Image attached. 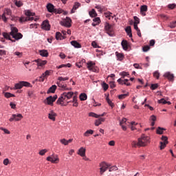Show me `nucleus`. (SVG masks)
Segmentation results:
<instances>
[{
	"label": "nucleus",
	"instance_id": "nucleus-24",
	"mask_svg": "<svg viewBox=\"0 0 176 176\" xmlns=\"http://www.w3.org/2000/svg\"><path fill=\"white\" fill-rule=\"evenodd\" d=\"M71 45L77 49H80V47H82L80 43H78L76 41H71Z\"/></svg>",
	"mask_w": 176,
	"mask_h": 176
},
{
	"label": "nucleus",
	"instance_id": "nucleus-62",
	"mask_svg": "<svg viewBox=\"0 0 176 176\" xmlns=\"http://www.w3.org/2000/svg\"><path fill=\"white\" fill-rule=\"evenodd\" d=\"M118 170V167L116 166H111L109 168V171L111 173L112 171H116Z\"/></svg>",
	"mask_w": 176,
	"mask_h": 176
},
{
	"label": "nucleus",
	"instance_id": "nucleus-11",
	"mask_svg": "<svg viewBox=\"0 0 176 176\" xmlns=\"http://www.w3.org/2000/svg\"><path fill=\"white\" fill-rule=\"evenodd\" d=\"M72 22V20H71V18L67 16L63 21H60V24L63 27H67V28H69V27H71Z\"/></svg>",
	"mask_w": 176,
	"mask_h": 176
},
{
	"label": "nucleus",
	"instance_id": "nucleus-43",
	"mask_svg": "<svg viewBox=\"0 0 176 176\" xmlns=\"http://www.w3.org/2000/svg\"><path fill=\"white\" fill-rule=\"evenodd\" d=\"M52 70H46L45 73L43 74V78H47V76H50Z\"/></svg>",
	"mask_w": 176,
	"mask_h": 176
},
{
	"label": "nucleus",
	"instance_id": "nucleus-10",
	"mask_svg": "<svg viewBox=\"0 0 176 176\" xmlns=\"http://www.w3.org/2000/svg\"><path fill=\"white\" fill-rule=\"evenodd\" d=\"M104 30L107 34H108V35H109L110 36H113V32H112L113 31L112 25L108 23H106L104 24Z\"/></svg>",
	"mask_w": 176,
	"mask_h": 176
},
{
	"label": "nucleus",
	"instance_id": "nucleus-25",
	"mask_svg": "<svg viewBox=\"0 0 176 176\" xmlns=\"http://www.w3.org/2000/svg\"><path fill=\"white\" fill-rule=\"evenodd\" d=\"M57 89V86L52 85L51 87L49 88V89L47 91V94H50V93H55L56 90Z\"/></svg>",
	"mask_w": 176,
	"mask_h": 176
},
{
	"label": "nucleus",
	"instance_id": "nucleus-46",
	"mask_svg": "<svg viewBox=\"0 0 176 176\" xmlns=\"http://www.w3.org/2000/svg\"><path fill=\"white\" fill-rule=\"evenodd\" d=\"M151 126H155V122H156V117L153 115L151 116Z\"/></svg>",
	"mask_w": 176,
	"mask_h": 176
},
{
	"label": "nucleus",
	"instance_id": "nucleus-4",
	"mask_svg": "<svg viewBox=\"0 0 176 176\" xmlns=\"http://www.w3.org/2000/svg\"><path fill=\"white\" fill-rule=\"evenodd\" d=\"M46 8L50 13H56V14H60V13H63V10L54 8V6L50 3L47 4Z\"/></svg>",
	"mask_w": 176,
	"mask_h": 176
},
{
	"label": "nucleus",
	"instance_id": "nucleus-49",
	"mask_svg": "<svg viewBox=\"0 0 176 176\" xmlns=\"http://www.w3.org/2000/svg\"><path fill=\"white\" fill-rule=\"evenodd\" d=\"M47 153V149L45 148L39 151L38 154L40 156H44V155Z\"/></svg>",
	"mask_w": 176,
	"mask_h": 176
},
{
	"label": "nucleus",
	"instance_id": "nucleus-18",
	"mask_svg": "<svg viewBox=\"0 0 176 176\" xmlns=\"http://www.w3.org/2000/svg\"><path fill=\"white\" fill-rule=\"evenodd\" d=\"M146 12H148V6L146 5H143L140 7V12L141 14L143 16H146Z\"/></svg>",
	"mask_w": 176,
	"mask_h": 176
},
{
	"label": "nucleus",
	"instance_id": "nucleus-48",
	"mask_svg": "<svg viewBox=\"0 0 176 176\" xmlns=\"http://www.w3.org/2000/svg\"><path fill=\"white\" fill-rule=\"evenodd\" d=\"M102 87L103 88L104 91H107V89H109V86L107 82H102Z\"/></svg>",
	"mask_w": 176,
	"mask_h": 176
},
{
	"label": "nucleus",
	"instance_id": "nucleus-56",
	"mask_svg": "<svg viewBox=\"0 0 176 176\" xmlns=\"http://www.w3.org/2000/svg\"><path fill=\"white\" fill-rule=\"evenodd\" d=\"M133 19L135 20L134 24H136V25L140 24V18L139 17L134 16Z\"/></svg>",
	"mask_w": 176,
	"mask_h": 176
},
{
	"label": "nucleus",
	"instance_id": "nucleus-28",
	"mask_svg": "<svg viewBox=\"0 0 176 176\" xmlns=\"http://www.w3.org/2000/svg\"><path fill=\"white\" fill-rule=\"evenodd\" d=\"M125 31L127 34V35L129 36V38H133V34L131 33V27L127 26L125 29Z\"/></svg>",
	"mask_w": 176,
	"mask_h": 176
},
{
	"label": "nucleus",
	"instance_id": "nucleus-33",
	"mask_svg": "<svg viewBox=\"0 0 176 176\" xmlns=\"http://www.w3.org/2000/svg\"><path fill=\"white\" fill-rule=\"evenodd\" d=\"M3 94H4V97H6V98H10V97H15L14 94H11L10 92L3 91Z\"/></svg>",
	"mask_w": 176,
	"mask_h": 176
},
{
	"label": "nucleus",
	"instance_id": "nucleus-54",
	"mask_svg": "<svg viewBox=\"0 0 176 176\" xmlns=\"http://www.w3.org/2000/svg\"><path fill=\"white\" fill-rule=\"evenodd\" d=\"M60 142L63 144V145H68V142H67V140L63 138L60 140Z\"/></svg>",
	"mask_w": 176,
	"mask_h": 176
},
{
	"label": "nucleus",
	"instance_id": "nucleus-19",
	"mask_svg": "<svg viewBox=\"0 0 176 176\" xmlns=\"http://www.w3.org/2000/svg\"><path fill=\"white\" fill-rule=\"evenodd\" d=\"M34 61L35 63H37L38 67H43V65H46V64H47V60H42L41 59H37Z\"/></svg>",
	"mask_w": 176,
	"mask_h": 176
},
{
	"label": "nucleus",
	"instance_id": "nucleus-7",
	"mask_svg": "<svg viewBox=\"0 0 176 176\" xmlns=\"http://www.w3.org/2000/svg\"><path fill=\"white\" fill-rule=\"evenodd\" d=\"M100 175H102L104 173L108 170V168L111 167V165L105 162H102L100 164Z\"/></svg>",
	"mask_w": 176,
	"mask_h": 176
},
{
	"label": "nucleus",
	"instance_id": "nucleus-45",
	"mask_svg": "<svg viewBox=\"0 0 176 176\" xmlns=\"http://www.w3.org/2000/svg\"><path fill=\"white\" fill-rule=\"evenodd\" d=\"M164 128H162L160 126H159L157 129V134H163V131H164Z\"/></svg>",
	"mask_w": 176,
	"mask_h": 176
},
{
	"label": "nucleus",
	"instance_id": "nucleus-58",
	"mask_svg": "<svg viewBox=\"0 0 176 176\" xmlns=\"http://www.w3.org/2000/svg\"><path fill=\"white\" fill-rule=\"evenodd\" d=\"M159 85L157 84H152L151 86V90H156V89H157Z\"/></svg>",
	"mask_w": 176,
	"mask_h": 176
},
{
	"label": "nucleus",
	"instance_id": "nucleus-55",
	"mask_svg": "<svg viewBox=\"0 0 176 176\" xmlns=\"http://www.w3.org/2000/svg\"><path fill=\"white\" fill-rule=\"evenodd\" d=\"M93 21H94V23H98V24H100V23H101V19H100V17H96V18H94V19H93Z\"/></svg>",
	"mask_w": 176,
	"mask_h": 176
},
{
	"label": "nucleus",
	"instance_id": "nucleus-21",
	"mask_svg": "<svg viewBox=\"0 0 176 176\" xmlns=\"http://www.w3.org/2000/svg\"><path fill=\"white\" fill-rule=\"evenodd\" d=\"M78 155H79L80 156H85L86 155V148H83V147H80L79 149H78Z\"/></svg>",
	"mask_w": 176,
	"mask_h": 176
},
{
	"label": "nucleus",
	"instance_id": "nucleus-2",
	"mask_svg": "<svg viewBox=\"0 0 176 176\" xmlns=\"http://www.w3.org/2000/svg\"><path fill=\"white\" fill-rule=\"evenodd\" d=\"M25 14L27 16V17L21 16L19 19L20 23H24V21H32V20H34V17L32 16H35V13L31 12V10H25Z\"/></svg>",
	"mask_w": 176,
	"mask_h": 176
},
{
	"label": "nucleus",
	"instance_id": "nucleus-20",
	"mask_svg": "<svg viewBox=\"0 0 176 176\" xmlns=\"http://www.w3.org/2000/svg\"><path fill=\"white\" fill-rule=\"evenodd\" d=\"M118 82L120 85H126V86H130L131 84L129 82V79H124V80L122 78H119Z\"/></svg>",
	"mask_w": 176,
	"mask_h": 176
},
{
	"label": "nucleus",
	"instance_id": "nucleus-61",
	"mask_svg": "<svg viewBox=\"0 0 176 176\" xmlns=\"http://www.w3.org/2000/svg\"><path fill=\"white\" fill-rule=\"evenodd\" d=\"M159 104H167V100H165L164 98H162L161 100H158Z\"/></svg>",
	"mask_w": 176,
	"mask_h": 176
},
{
	"label": "nucleus",
	"instance_id": "nucleus-8",
	"mask_svg": "<svg viewBox=\"0 0 176 176\" xmlns=\"http://www.w3.org/2000/svg\"><path fill=\"white\" fill-rule=\"evenodd\" d=\"M6 16H12V10L9 8H6L4 10L3 14L1 15V19L4 23L8 21V18H6Z\"/></svg>",
	"mask_w": 176,
	"mask_h": 176
},
{
	"label": "nucleus",
	"instance_id": "nucleus-53",
	"mask_svg": "<svg viewBox=\"0 0 176 176\" xmlns=\"http://www.w3.org/2000/svg\"><path fill=\"white\" fill-rule=\"evenodd\" d=\"M69 78H68V77H65V78H63V77H58V80L61 82V81L69 80Z\"/></svg>",
	"mask_w": 176,
	"mask_h": 176
},
{
	"label": "nucleus",
	"instance_id": "nucleus-52",
	"mask_svg": "<svg viewBox=\"0 0 176 176\" xmlns=\"http://www.w3.org/2000/svg\"><path fill=\"white\" fill-rule=\"evenodd\" d=\"M14 54V56H17L19 58H21V57H23V52H15Z\"/></svg>",
	"mask_w": 176,
	"mask_h": 176
},
{
	"label": "nucleus",
	"instance_id": "nucleus-13",
	"mask_svg": "<svg viewBox=\"0 0 176 176\" xmlns=\"http://www.w3.org/2000/svg\"><path fill=\"white\" fill-rule=\"evenodd\" d=\"M46 160H47V162H51V163H58L60 162V159H58V155H52V157H47Z\"/></svg>",
	"mask_w": 176,
	"mask_h": 176
},
{
	"label": "nucleus",
	"instance_id": "nucleus-40",
	"mask_svg": "<svg viewBox=\"0 0 176 176\" xmlns=\"http://www.w3.org/2000/svg\"><path fill=\"white\" fill-rule=\"evenodd\" d=\"M14 2L16 6H17L18 8H21V6L23 5V1L19 0H14Z\"/></svg>",
	"mask_w": 176,
	"mask_h": 176
},
{
	"label": "nucleus",
	"instance_id": "nucleus-59",
	"mask_svg": "<svg viewBox=\"0 0 176 176\" xmlns=\"http://www.w3.org/2000/svg\"><path fill=\"white\" fill-rule=\"evenodd\" d=\"M0 130H2V131H3L5 133V134H10V131H9V130H8L3 127H1Z\"/></svg>",
	"mask_w": 176,
	"mask_h": 176
},
{
	"label": "nucleus",
	"instance_id": "nucleus-32",
	"mask_svg": "<svg viewBox=\"0 0 176 176\" xmlns=\"http://www.w3.org/2000/svg\"><path fill=\"white\" fill-rule=\"evenodd\" d=\"M102 122H105V118H100L96 120L95 126H99Z\"/></svg>",
	"mask_w": 176,
	"mask_h": 176
},
{
	"label": "nucleus",
	"instance_id": "nucleus-38",
	"mask_svg": "<svg viewBox=\"0 0 176 176\" xmlns=\"http://www.w3.org/2000/svg\"><path fill=\"white\" fill-rule=\"evenodd\" d=\"M78 98L76 96H74L73 97V100L72 102H74L73 104V107H78V105H79V103H78Z\"/></svg>",
	"mask_w": 176,
	"mask_h": 176
},
{
	"label": "nucleus",
	"instance_id": "nucleus-5",
	"mask_svg": "<svg viewBox=\"0 0 176 176\" xmlns=\"http://www.w3.org/2000/svg\"><path fill=\"white\" fill-rule=\"evenodd\" d=\"M23 87H32V85H31V83L28 82L21 81L18 83H16L14 86L15 90L23 89Z\"/></svg>",
	"mask_w": 176,
	"mask_h": 176
},
{
	"label": "nucleus",
	"instance_id": "nucleus-9",
	"mask_svg": "<svg viewBox=\"0 0 176 176\" xmlns=\"http://www.w3.org/2000/svg\"><path fill=\"white\" fill-rule=\"evenodd\" d=\"M57 100V95H54V96H50L46 98L44 101L45 104L47 105H53V102H54Z\"/></svg>",
	"mask_w": 176,
	"mask_h": 176
},
{
	"label": "nucleus",
	"instance_id": "nucleus-34",
	"mask_svg": "<svg viewBox=\"0 0 176 176\" xmlns=\"http://www.w3.org/2000/svg\"><path fill=\"white\" fill-rule=\"evenodd\" d=\"M131 146L132 148H140L141 146H140V142H137V141H133L131 142Z\"/></svg>",
	"mask_w": 176,
	"mask_h": 176
},
{
	"label": "nucleus",
	"instance_id": "nucleus-64",
	"mask_svg": "<svg viewBox=\"0 0 176 176\" xmlns=\"http://www.w3.org/2000/svg\"><path fill=\"white\" fill-rule=\"evenodd\" d=\"M175 6H176L175 3H173V4H169V5L168 6V8L169 9H175Z\"/></svg>",
	"mask_w": 176,
	"mask_h": 176
},
{
	"label": "nucleus",
	"instance_id": "nucleus-36",
	"mask_svg": "<svg viewBox=\"0 0 176 176\" xmlns=\"http://www.w3.org/2000/svg\"><path fill=\"white\" fill-rule=\"evenodd\" d=\"M90 17H97V12H96V10L92 9L91 11L89 12Z\"/></svg>",
	"mask_w": 176,
	"mask_h": 176
},
{
	"label": "nucleus",
	"instance_id": "nucleus-17",
	"mask_svg": "<svg viewBox=\"0 0 176 176\" xmlns=\"http://www.w3.org/2000/svg\"><path fill=\"white\" fill-rule=\"evenodd\" d=\"M57 116V114L54 113L53 111H50L48 114V118L50 119V120H52L53 122L56 121V117Z\"/></svg>",
	"mask_w": 176,
	"mask_h": 176
},
{
	"label": "nucleus",
	"instance_id": "nucleus-3",
	"mask_svg": "<svg viewBox=\"0 0 176 176\" xmlns=\"http://www.w3.org/2000/svg\"><path fill=\"white\" fill-rule=\"evenodd\" d=\"M10 35L14 38V41H19L23 38L21 33H19V29L15 27L11 28Z\"/></svg>",
	"mask_w": 176,
	"mask_h": 176
},
{
	"label": "nucleus",
	"instance_id": "nucleus-6",
	"mask_svg": "<svg viewBox=\"0 0 176 176\" xmlns=\"http://www.w3.org/2000/svg\"><path fill=\"white\" fill-rule=\"evenodd\" d=\"M149 137L145 135H142L141 138H138L140 146H146L149 142Z\"/></svg>",
	"mask_w": 176,
	"mask_h": 176
},
{
	"label": "nucleus",
	"instance_id": "nucleus-39",
	"mask_svg": "<svg viewBox=\"0 0 176 176\" xmlns=\"http://www.w3.org/2000/svg\"><path fill=\"white\" fill-rule=\"evenodd\" d=\"M129 94L127 92L126 94L119 95L118 98L119 100H124V98H126V97H129Z\"/></svg>",
	"mask_w": 176,
	"mask_h": 176
},
{
	"label": "nucleus",
	"instance_id": "nucleus-42",
	"mask_svg": "<svg viewBox=\"0 0 176 176\" xmlns=\"http://www.w3.org/2000/svg\"><path fill=\"white\" fill-rule=\"evenodd\" d=\"M93 133H94V131L91 130V129H89V130H87L85 133H84V135L85 137H89V135H90V134H93Z\"/></svg>",
	"mask_w": 176,
	"mask_h": 176
},
{
	"label": "nucleus",
	"instance_id": "nucleus-16",
	"mask_svg": "<svg viewBox=\"0 0 176 176\" xmlns=\"http://www.w3.org/2000/svg\"><path fill=\"white\" fill-rule=\"evenodd\" d=\"M41 28L43 30H45L46 31H49V30H50V25L49 24V21H44L41 25Z\"/></svg>",
	"mask_w": 176,
	"mask_h": 176
},
{
	"label": "nucleus",
	"instance_id": "nucleus-57",
	"mask_svg": "<svg viewBox=\"0 0 176 176\" xmlns=\"http://www.w3.org/2000/svg\"><path fill=\"white\" fill-rule=\"evenodd\" d=\"M106 100H107V103L109 104V105H110V107H113V103L112 102V101H111V100L109 99V98H106Z\"/></svg>",
	"mask_w": 176,
	"mask_h": 176
},
{
	"label": "nucleus",
	"instance_id": "nucleus-12",
	"mask_svg": "<svg viewBox=\"0 0 176 176\" xmlns=\"http://www.w3.org/2000/svg\"><path fill=\"white\" fill-rule=\"evenodd\" d=\"M23 119V115L18 113V114H13L12 117L9 119L10 122H20Z\"/></svg>",
	"mask_w": 176,
	"mask_h": 176
},
{
	"label": "nucleus",
	"instance_id": "nucleus-35",
	"mask_svg": "<svg viewBox=\"0 0 176 176\" xmlns=\"http://www.w3.org/2000/svg\"><path fill=\"white\" fill-rule=\"evenodd\" d=\"M68 67V68H71V67H72V65H71L70 63H67L66 65H60L59 66H57L56 68H58V69H60V68H65V67Z\"/></svg>",
	"mask_w": 176,
	"mask_h": 176
},
{
	"label": "nucleus",
	"instance_id": "nucleus-60",
	"mask_svg": "<svg viewBox=\"0 0 176 176\" xmlns=\"http://www.w3.org/2000/svg\"><path fill=\"white\" fill-rule=\"evenodd\" d=\"M170 28H176V21L174 22H172L169 25Z\"/></svg>",
	"mask_w": 176,
	"mask_h": 176
},
{
	"label": "nucleus",
	"instance_id": "nucleus-37",
	"mask_svg": "<svg viewBox=\"0 0 176 176\" xmlns=\"http://www.w3.org/2000/svg\"><path fill=\"white\" fill-rule=\"evenodd\" d=\"M56 41H61L63 39V34H61L59 32L56 33Z\"/></svg>",
	"mask_w": 176,
	"mask_h": 176
},
{
	"label": "nucleus",
	"instance_id": "nucleus-22",
	"mask_svg": "<svg viewBox=\"0 0 176 176\" xmlns=\"http://www.w3.org/2000/svg\"><path fill=\"white\" fill-rule=\"evenodd\" d=\"M164 78H167L168 80H174V74H171L170 72H166L164 75Z\"/></svg>",
	"mask_w": 176,
	"mask_h": 176
},
{
	"label": "nucleus",
	"instance_id": "nucleus-14",
	"mask_svg": "<svg viewBox=\"0 0 176 176\" xmlns=\"http://www.w3.org/2000/svg\"><path fill=\"white\" fill-rule=\"evenodd\" d=\"M87 65L89 71H92L93 72H97V68H96V63L93 62H89L87 63Z\"/></svg>",
	"mask_w": 176,
	"mask_h": 176
},
{
	"label": "nucleus",
	"instance_id": "nucleus-50",
	"mask_svg": "<svg viewBox=\"0 0 176 176\" xmlns=\"http://www.w3.org/2000/svg\"><path fill=\"white\" fill-rule=\"evenodd\" d=\"M153 76H154V78H156V79H159V78H160V73H159L158 71H155L153 73Z\"/></svg>",
	"mask_w": 176,
	"mask_h": 176
},
{
	"label": "nucleus",
	"instance_id": "nucleus-1",
	"mask_svg": "<svg viewBox=\"0 0 176 176\" xmlns=\"http://www.w3.org/2000/svg\"><path fill=\"white\" fill-rule=\"evenodd\" d=\"M74 97V92H64L61 94L60 97L56 101V104H61V102H64L65 101L67 104H69L71 101H68V100H71Z\"/></svg>",
	"mask_w": 176,
	"mask_h": 176
},
{
	"label": "nucleus",
	"instance_id": "nucleus-15",
	"mask_svg": "<svg viewBox=\"0 0 176 176\" xmlns=\"http://www.w3.org/2000/svg\"><path fill=\"white\" fill-rule=\"evenodd\" d=\"M168 138L166 136H162V140L163 142H160V149H164L166 148V145L168 144V142L167 141Z\"/></svg>",
	"mask_w": 176,
	"mask_h": 176
},
{
	"label": "nucleus",
	"instance_id": "nucleus-31",
	"mask_svg": "<svg viewBox=\"0 0 176 176\" xmlns=\"http://www.w3.org/2000/svg\"><path fill=\"white\" fill-rule=\"evenodd\" d=\"M79 98L80 101H86L87 100V95L85 93L80 94Z\"/></svg>",
	"mask_w": 176,
	"mask_h": 176
},
{
	"label": "nucleus",
	"instance_id": "nucleus-26",
	"mask_svg": "<svg viewBox=\"0 0 176 176\" xmlns=\"http://www.w3.org/2000/svg\"><path fill=\"white\" fill-rule=\"evenodd\" d=\"M116 56L117 60H118V61H122V60H123V58H124V55H123V54L119 53L118 52H116Z\"/></svg>",
	"mask_w": 176,
	"mask_h": 176
},
{
	"label": "nucleus",
	"instance_id": "nucleus-30",
	"mask_svg": "<svg viewBox=\"0 0 176 176\" xmlns=\"http://www.w3.org/2000/svg\"><path fill=\"white\" fill-rule=\"evenodd\" d=\"M10 36H12L10 33H3V36H4L6 39H9V41H12V42H16V40H12V37H10Z\"/></svg>",
	"mask_w": 176,
	"mask_h": 176
},
{
	"label": "nucleus",
	"instance_id": "nucleus-63",
	"mask_svg": "<svg viewBox=\"0 0 176 176\" xmlns=\"http://www.w3.org/2000/svg\"><path fill=\"white\" fill-rule=\"evenodd\" d=\"M150 49H151V47H149L148 45H145L142 48L143 52H148V50H149Z\"/></svg>",
	"mask_w": 176,
	"mask_h": 176
},
{
	"label": "nucleus",
	"instance_id": "nucleus-41",
	"mask_svg": "<svg viewBox=\"0 0 176 176\" xmlns=\"http://www.w3.org/2000/svg\"><path fill=\"white\" fill-rule=\"evenodd\" d=\"M57 85H58V87H61L63 89V90H67V85L63 84V82H58Z\"/></svg>",
	"mask_w": 176,
	"mask_h": 176
},
{
	"label": "nucleus",
	"instance_id": "nucleus-29",
	"mask_svg": "<svg viewBox=\"0 0 176 176\" xmlns=\"http://www.w3.org/2000/svg\"><path fill=\"white\" fill-rule=\"evenodd\" d=\"M40 55L42 56V57H47L49 56V52H47V50H42L39 51Z\"/></svg>",
	"mask_w": 176,
	"mask_h": 176
},
{
	"label": "nucleus",
	"instance_id": "nucleus-23",
	"mask_svg": "<svg viewBox=\"0 0 176 176\" xmlns=\"http://www.w3.org/2000/svg\"><path fill=\"white\" fill-rule=\"evenodd\" d=\"M79 8H80V3L79 2H76L71 10V13H75V10H76V9H79Z\"/></svg>",
	"mask_w": 176,
	"mask_h": 176
},
{
	"label": "nucleus",
	"instance_id": "nucleus-27",
	"mask_svg": "<svg viewBox=\"0 0 176 176\" xmlns=\"http://www.w3.org/2000/svg\"><path fill=\"white\" fill-rule=\"evenodd\" d=\"M122 47L124 50H128L129 49V43H127V41L123 40L121 43Z\"/></svg>",
	"mask_w": 176,
	"mask_h": 176
},
{
	"label": "nucleus",
	"instance_id": "nucleus-51",
	"mask_svg": "<svg viewBox=\"0 0 176 176\" xmlns=\"http://www.w3.org/2000/svg\"><path fill=\"white\" fill-rule=\"evenodd\" d=\"M86 60L82 59L80 63H76V67L78 68H82V63H85Z\"/></svg>",
	"mask_w": 176,
	"mask_h": 176
},
{
	"label": "nucleus",
	"instance_id": "nucleus-44",
	"mask_svg": "<svg viewBox=\"0 0 176 176\" xmlns=\"http://www.w3.org/2000/svg\"><path fill=\"white\" fill-rule=\"evenodd\" d=\"M6 56V50H0V60H2V57Z\"/></svg>",
	"mask_w": 176,
	"mask_h": 176
},
{
	"label": "nucleus",
	"instance_id": "nucleus-47",
	"mask_svg": "<svg viewBox=\"0 0 176 176\" xmlns=\"http://www.w3.org/2000/svg\"><path fill=\"white\" fill-rule=\"evenodd\" d=\"M89 116L91 117V118H100V116H98V114H96V113H93V112H90L89 113Z\"/></svg>",
	"mask_w": 176,
	"mask_h": 176
}]
</instances>
